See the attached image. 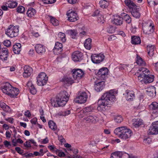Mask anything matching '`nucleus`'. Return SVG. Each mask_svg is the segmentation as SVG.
<instances>
[{"label":"nucleus","mask_w":158,"mask_h":158,"mask_svg":"<svg viewBox=\"0 0 158 158\" xmlns=\"http://www.w3.org/2000/svg\"><path fill=\"white\" fill-rule=\"evenodd\" d=\"M116 91L114 89L110 90L105 93L98 100V110L99 111L106 110V106L110 107L116 100Z\"/></svg>","instance_id":"obj_1"},{"label":"nucleus","mask_w":158,"mask_h":158,"mask_svg":"<svg viewBox=\"0 0 158 158\" xmlns=\"http://www.w3.org/2000/svg\"><path fill=\"white\" fill-rule=\"evenodd\" d=\"M137 73L139 74L138 77V81L142 84H149L154 80V75L150 74L149 70L146 68H139L137 70Z\"/></svg>","instance_id":"obj_2"},{"label":"nucleus","mask_w":158,"mask_h":158,"mask_svg":"<svg viewBox=\"0 0 158 158\" xmlns=\"http://www.w3.org/2000/svg\"><path fill=\"white\" fill-rule=\"evenodd\" d=\"M69 98L68 94L66 91H61L51 101V104L54 107L63 106L65 105Z\"/></svg>","instance_id":"obj_3"},{"label":"nucleus","mask_w":158,"mask_h":158,"mask_svg":"<svg viewBox=\"0 0 158 158\" xmlns=\"http://www.w3.org/2000/svg\"><path fill=\"white\" fill-rule=\"evenodd\" d=\"M135 1V0H125L124 2L132 15L136 18L139 19L140 16V7L136 6L134 2Z\"/></svg>","instance_id":"obj_4"},{"label":"nucleus","mask_w":158,"mask_h":158,"mask_svg":"<svg viewBox=\"0 0 158 158\" xmlns=\"http://www.w3.org/2000/svg\"><path fill=\"white\" fill-rule=\"evenodd\" d=\"M114 133L117 135L119 138L126 140L130 137L132 131L126 127H121L115 129Z\"/></svg>","instance_id":"obj_5"},{"label":"nucleus","mask_w":158,"mask_h":158,"mask_svg":"<svg viewBox=\"0 0 158 158\" xmlns=\"http://www.w3.org/2000/svg\"><path fill=\"white\" fill-rule=\"evenodd\" d=\"M2 90L3 92L11 98L16 97L19 93V89L12 86L9 83H6L2 87Z\"/></svg>","instance_id":"obj_6"},{"label":"nucleus","mask_w":158,"mask_h":158,"mask_svg":"<svg viewBox=\"0 0 158 158\" xmlns=\"http://www.w3.org/2000/svg\"><path fill=\"white\" fill-rule=\"evenodd\" d=\"M19 26L10 25L6 31V34L8 36L12 38L16 37L19 34Z\"/></svg>","instance_id":"obj_7"},{"label":"nucleus","mask_w":158,"mask_h":158,"mask_svg":"<svg viewBox=\"0 0 158 158\" xmlns=\"http://www.w3.org/2000/svg\"><path fill=\"white\" fill-rule=\"evenodd\" d=\"M91 60L93 63L98 64L103 61L105 58L104 54L100 53L93 54L91 56Z\"/></svg>","instance_id":"obj_8"},{"label":"nucleus","mask_w":158,"mask_h":158,"mask_svg":"<svg viewBox=\"0 0 158 158\" xmlns=\"http://www.w3.org/2000/svg\"><path fill=\"white\" fill-rule=\"evenodd\" d=\"M48 77L44 73H40L36 77L37 84L40 86L45 85L47 82Z\"/></svg>","instance_id":"obj_9"},{"label":"nucleus","mask_w":158,"mask_h":158,"mask_svg":"<svg viewBox=\"0 0 158 158\" xmlns=\"http://www.w3.org/2000/svg\"><path fill=\"white\" fill-rule=\"evenodd\" d=\"M142 28L144 33L146 35H150L153 33L155 29V25L152 22L147 25L143 26Z\"/></svg>","instance_id":"obj_10"},{"label":"nucleus","mask_w":158,"mask_h":158,"mask_svg":"<svg viewBox=\"0 0 158 158\" xmlns=\"http://www.w3.org/2000/svg\"><path fill=\"white\" fill-rule=\"evenodd\" d=\"M88 97V96L86 92L82 91L78 94L76 98V102L80 104L84 103L87 101Z\"/></svg>","instance_id":"obj_11"},{"label":"nucleus","mask_w":158,"mask_h":158,"mask_svg":"<svg viewBox=\"0 0 158 158\" xmlns=\"http://www.w3.org/2000/svg\"><path fill=\"white\" fill-rule=\"evenodd\" d=\"M72 76L75 79H80L82 78L84 75V72L81 69H73L72 70Z\"/></svg>","instance_id":"obj_12"},{"label":"nucleus","mask_w":158,"mask_h":158,"mask_svg":"<svg viewBox=\"0 0 158 158\" xmlns=\"http://www.w3.org/2000/svg\"><path fill=\"white\" fill-rule=\"evenodd\" d=\"M109 70L107 68L104 67L100 69L97 73V75L99 78L104 80L107 77Z\"/></svg>","instance_id":"obj_13"},{"label":"nucleus","mask_w":158,"mask_h":158,"mask_svg":"<svg viewBox=\"0 0 158 158\" xmlns=\"http://www.w3.org/2000/svg\"><path fill=\"white\" fill-rule=\"evenodd\" d=\"M9 51L6 48H1L0 50V59L3 61L7 60L8 56Z\"/></svg>","instance_id":"obj_14"},{"label":"nucleus","mask_w":158,"mask_h":158,"mask_svg":"<svg viewBox=\"0 0 158 158\" xmlns=\"http://www.w3.org/2000/svg\"><path fill=\"white\" fill-rule=\"evenodd\" d=\"M72 59L75 62H81L83 59V54L78 51L74 52L72 54Z\"/></svg>","instance_id":"obj_15"},{"label":"nucleus","mask_w":158,"mask_h":158,"mask_svg":"<svg viewBox=\"0 0 158 158\" xmlns=\"http://www.w3.org/2000/svg\"><path fill=\"white\" fill-rule=\"evenodd\" d=\"M125 98L129 101H133L135 98L134 92L132 90H127L123 94Z\"/></svg>","instance_id":"obj_16"},{"label":"nucleus","mask_w":158,"mask_h":158,"mask_svg":"<svg viewBox=\"0 0 158 158\" xmlns=\"http://www.w3.org/2000/svg\"><path fill=\"white\" fill-rule=\"evenodd\" d=\"M70 11L69 10L67 13L68 20L70 22H74L78 20L79 19L78 14L74 11Z\"/></svg>","instance_id":"obj_17"},{"label":"nucleus","mask_w":158,"mask_h":158,"mask_svg":"<svg viewBox=\"0 0 158 158\" xmlns=\"http://www.w3.org/2000/svg\"><path fill=\"white\" fill-rule=\"evenodd\" d=\"M105 86L104 81H95L94 82L95 89L98 92H100L104 89Z\"/></svg>","instance_id":"obj_18"},{"label":"nucleus","mask_w":158,"mask_h":158,"mask_svg":"<svg viewBox=\"0 0 158 158\" xmlns=\"http://www.w3.org/2000/svg\"><path fill=\"white\" fill-rule=\"evenodd\" d=\"M149 110H152V113L158 116V103L154 102L149 105Z\"/></svg>","instance_id":"obj_19"},{"label":"nucleus","mask_w":158,"mask_h":158,"mask_svg":"<svg viewBox=\"0 0 158 158\" xmlns=\"http://www.w3.org/2000/svg\"><path fill=\"white\" fill-rule=\"evenodd\" d=\"M24 72L23 73V76L25 78L29 77L33 71L32 68L28 65H25L24 67Z\"/></svg>","instance_id":"obj_20"},{"label":"nucleus","mask_w":158,"mask_h":158,"mask_svg":"<svg viewBox=\"0 0 158 158\" xmlns=\"http://www.w3.org/2000/svg\"><path fill=\"white\" fill-rule=\"evenodd\" d=\"M84 119L87 123H95L98 121L97 117L92 114L91 115L84 118Z\"/></svg>","instance_id":"obj_21"},{"label":"nucleus","mask_w":158,"mask_h":158,"mask_svg":"<svg viewBox=\"0 0 158 158\" xmlns=\"http://www.w3.org/2000/svg\"><path fill=\"white\" fill-rule=\"evenodd\" d=\"M112 23L116 25H121L123 23V18L119 15H114Z\"/></svg>","instance_id":"obj_22"},{"label":"nucleus","mask_w":158,"mask_h":158,"mask_svg":"<svg viewBox=\"0 0 158 158\" xmlns=\"http://www.w3.org/2000/svg\"><path fill=\"white\" fill-rule=\"evenodd\" d=\"M35 50L37 53L39 54H42L46 51L45 47L40 44H36L35 47Z\"/></svg>","instance_id":"obj_23"},{"label":"nucleus","mask_w":158,"mask_h":158,"mask_svg":"<svg viewBox=\"0 0 158 158\" xmlns=\"http://www.w3.org/2000/svg\"><path fill=\"white\" fill-rule=\"evenodd\" d=\"M156 88L154 86H151L146 90L147 94L151 97H153L155 96L156 95Z\"/></svg>","instance_id":"obj_24"},{"label":"nucleus","mask_w":158,"mask_h":158,"mask_svg":"<svg viewBox=\"0 0 158 158\" xmlns=\"http://www.w3.org/2000/svg\"><path fill=\"white\" fill-rule=\"evenodd\" d=\"M93 107L90 106L84 108L81 112L84 115H88V114L89 115L94 112L93 111Z\"/></svg>","instance_id":"obj_25"},{"label":"nucleus","mask_w":158,"mask_h":158,"mask_svg":"<svg viewBox=\"0 0 158 158\" xmlns=\"http://www.w3.org/2000/svg\"><path fill=\"white\" fill-rule=\"evenodd\" d=\"M148 134L150 135H155L158 134V131L157 127H156L154 122L152 123L148 130Z\"/></svg>","instance_id":"obj_26"},{"label":"nucleus","mask_w":158,"mask_h":158,"mask_svg":"<svg viewBox=\"0 0 158 158\" xmlns=\"http://www.w3.org/2000/svg\"><path fill=\"white\" fill-rule=\"evenodd\" d=\"M21 51V44L20 43H16L13 46V51L15 54H19Z\"/></svg>","instance_id":"obj_27"},{"label":"nucleus","mask_w":158,"mask_h":158,"mask_svg":"<svg viewBox=\"0 0 158 158\" xmlns=\"http://www.w3.org/2000/svg\"><path fill=\"white\" fill-rule=\"evenodd\" d=\"M141 40L139 36L133 35L131 36V42L132 44L139 45L141 43Z\"/></svg>","instance_id":"obj_28"},{"label":"nucleus","mask_w":158,"mask_h":158,"mask_svg":"<svg viewBox=\"0 0 158 158\" xmlns=\"http://www.w3.org/2000/svg\"><path fill=\"white\" fill-rule=\"evenodd\" d=\"M148 53L149 56L152 57L153 56L155 47L154 45H148L147 46Z\"/></svg>","instance_id":"obj_29"},{"label":"nucleus","mask_w":158,"mask_h":158,"mask_svg":"<svg viewBox=\"0 0 158 158\" xmlns=\"http://www.w3.org/2000/svg\"><path fill=\"white\" fill-rule=\"evenodd\" d=\"M36 13L35 9L32 7H30L27 10L26 14L28 17L32 18L35 15Z\"/></svg>","instance_id":"obj_30"},{"label":"nucleus","mask_w":158,"mask_h":158,"mask_svg":"<svg viewBox=\"0 0 158 158\" xmlns=\"http://www.w3.org/2000/svg\"><path fill=\"white\" fill-rule=\"evenodd\" d=\"M133 122V125L135 128L139 127L140 126L144 125L143 122L141 119L139 118L135 119Z\"/></svg>","instance_id":"obj_31"},{"label":"nucleus","mask_w":158,"mask_h":158,"mask_svg":"<svg viewBox=\"0 0 158 158\" xmlns=\"http://www.w3.org/2000/svg\"><path fill=\"white\" fill-rule=\"evenodd\" d=\"M92 15L93 16H97L98 17V22H102V23H104L103 20H102V19H103V18L102 16L100 14V11L98 10H95L94 12Z\"/></svg>","instance_id":"obj_32"},{"label":"nucleus","mask_w":158,"mask_h":158,"mask_svg":"<svg viewBox=\"0 0 158 158\" xmlns=\"http://www.w3.org/2000/svg\"><path fill=\"white\" fill-rule=\"evenodd\" d=\"M63 45L62 43L57 42L55 43V45L54 49V51H59V53L62 50Z\"/></svg>","instance_id":"obj_33"},{"label":"nucleus","mask_w":158,"mask_h":158,"mask_svg":"<svg viewBox=\"0 0 158 158\" xmlns=\"http://www.w3.org/2000/svg\"><path fill=\"white\" fill-rule=\"evenodd\" d=\"M123 152H122L117 151L113 152L110 158H122Z\"/></svg>","instance_id":"obj_34"},{"label":"nucleus","mask_w":158,"mask_h":158,"mask_svg":"<svg viewBox=\"0 0 158 158\" xmlns=\"http://www.w3.org/2000/svg\"><path fill=\"white\" fill-rule=\"evenodd\" d=\"M121 15L123 20L124 19L126 23L129 24L131 23V19L129 15L126 13H123L121 14Z\"/></svg>","instance_id":"obj_35"},{"label":"nucleus","mask_w":158,"mask_h":158,"mask_svg":"<svg viewBox=\"0 0 158 158\" xmlns=\"http://www.w3.org/2000/svg\"><path fill=\"white\" fill-rule=\"evenodd\" d=\"M6 4H8V7L10 8H15L17 7L18 5L16 1L14 0H9Z\"/></svg>","instance_id":"obj_36"},{"label":"nucleus","mask_w":158,"mask_h":158,"mask_svg":"<svg viewBox=\"0 0 158 158\" xmlns=\"http://www.w3.org/2000/svg\"><path fill=\"white\" fill-rule=\"evenodd\" d=\"M92 40L90 38H88L86 39L84 43V46L85 48L88 50H90L91 48V43Z\"/></svg>","instance_id":"obj_37"},{"label":"nucleus","mask_w":158,"mask_h":158,"mask_svg":"<svg viewBox=\"0 0 158 158\" xmlns=\"http://www.w3.org/2000/svg\"><path fill=\"white\" fill-rule=\"evenodd\" d=\"M100 7L102 8H106L109 6V2L105 0H101L99 2Z\"/></svg>","instance_id":"obj_38"},{"label":"nucleus","mask_w":158,"mask_h":158,"mask_svg":"<svg viewBox=\"0 0 158 158\" xmlns=\"http://www.w3.org/2000/svg\"><path fill=\"white\" fill-rule=\"evenodd\" d=\"M67 33L72 39H75L77 36L78 33L76 30H67Z\"/></svg>","instance_id":"obj_39"},{"label":"nucleus","mask_w":158,"mask_h":158,"mask_svg":"<svg viewBox=\"0 0 158 158\" xmlns=\"http://www.w3.org/2000/svg\"><path fill=\"white\" fill-rule=\"evenodd\" d=\"M0 107L2 110L6 112H9L10 110V108L6 105V103L3 102H0Z\"/></svg>","instance_id":"obj_40"},{"label":"nucleus","mask_w":158,"mask_h":158,"mask_svg":"<svg viewBox=\"0 0 158 158\" xmlns=\"http://www.w3.org/2000/svg\"><path fill=\"white\" fill-rule=\"evenodd\" d=\"M136 62L138 64L141 66H145V61H144L140 56H137Z\"/></svg>","instance_id":"obj_41"},{"label":"nucleus","mask_w":158,"mask_h":158,"mask_svg":"<svg viewBox=\"0 0 158 158\" xmlns=\"http://www.w3.org/2000/svg\"><path fill=\"white\" fill-rule=\"evenodd\" d=\"M48 124L49 127L53 131H56L57 129V127L56 123L52 121L48 122Z\"/></svg>","instance_id":"obj_42"},{"label":"nucleus","mask_w":158,"mask_h":158,"mask_svg":"<svg viewBox=\"0 0 158 158\" xmlns=\"http://www.w3.org/2000/svg\"><path fill=\"white\" fill-rule=\"evenodd\" d=\"M58 36L59 37L60 40L63 42H65L66 40V35L64 33L60 32L58 34Z\"/></svg>","instance_id":"obj_43"},{"label":"nucleus","mask_w":158,"mask_h":158,"mask_svg":"<svg viewBox=\"0 0 158 158\" xmlns=\"http://www.w3.org/2000/svg\"><path fill=\"white\" fill-rule=\"evenodd\" d=\"M63 81L65 83L72 85L74 83V81L72 78L68 77H65L63 79Z\"/></svg>","instance_id":"obj_44"},{"label":"nucleus","mask_w":158,"mask_h":158,"mask_svg":"<svg viewBox=\"0 0 158 158\" xmlns=\"http://www.w3.org/2000/svg\"><path fill=\"white\" fill-rule=\"evenodd\" d=\"M50 20L51 23L54 26H57L59 24V21L57 19L52 17V16H50Z\"/></svg>","instance_id":"obj_45"},{"label":"nucleus","mask_w":158,"mask_h":158,"mask_svg":"<svg viewBox=\"0 0 158 158\" xmlns=\"http://www.w3.org/2000/svg\"><path fill=\"white\" fill-rule=\"evenodd\" d=\"M17 12L19 13L23 14L25 12V9L22 6H18L16 8Z\"/></svg>","instance_id":"obj_46"},{"label":"nucleus","mask_w":158,"mask_h":158,"mask_svg":"<svg viewBox=\"0 0 158 158\" xmlns=\"http://www.w3.org/2000/svg\"><path fill=\"white\" fill-rule=\"evenodd\" d=\"M114 121L117 123H119L123 121V118L121 115L116 116L114 118Z\"/></svg>","instance_id":"obj_47"},{"label":"nucleus","mask_w":158,"mask_h":158,"mask_svg":"<svg viewBox=\"0 0 158 158\" xmlns=\"http://www.w3.org/2000/svg\"><path fill=\"white\" fill-rule=\"evenodd\" d=\"M29 89L31 94L35 95L36 94L37 90L34 85H32L31 88Z\"/></svg>","instance_id":"obj_48"},{"label":"nucleus","mask_w":158,"mask_h":158,"mask_svg":"<svg viewBox=\"0 0 158 158\" xmlns=\"http://www.w3.org/2000/svg\"><path fill=\"white\" fill-rule=\"evenodd\" d=\"M118 67V69L120 70H123L127 69L128 66L126 64H121Z\"/></svg>","instance_id":"obj_49"},{"label":"nucleus","mask_w":158,"mask_h":158,"mask_svg":"<svg viewBox=\"0 0 158 158\" xmlns=\"http://www.w3.org/2000/svg\"><path fill=\"white\" fill-rule=\"evenodd\" d=\"M71 111L70 110L64 111L61 112V115L63 116H66L69 115Z\"/></svg>","instance_id":"obj_50"},{"label":"nucleus","mask_w":158,"mask_h":158,"mask_svg":"<svg viewBox=\"0 0 158 158\" xmlns=\"http://www.w3.org/2000/svg\"><path fill=\"white\" fill-rule=\"evenodd\" d=\"M56 152L60 157H64L65 156V154L64 152L60 151V150L58 149L56 150Z\"/></svg>","instance_id":"obj_51"},{"label":"nucleus","mask_w":158,"mask_h":158,"mask_svg":"<svg viewBox=\"0 0 158 158\" xmlns=\"http://www.w3.org/2000/svg\"><path fill=\"white\" fill-rule=\"evenodd\" d=\"M3 44L6 47H10L11 45V41L9 40H7L4 41L3 42Z\"/></svg>","instance_id":"obj_52"},{"label":"nucleus","mask_w":158,"mask_h":158,"mask_svg":"<svg viewBox=\"0 0 158 158\" xmlns=\"http://www.w3.org/2000/svg\"><path fill=\"white\" fill-rule=\"evenodd\" d=\"M56 2V0H45L44 4H51L54 3Z\"/></svg>","instance_id":"obj_53"},{"label":"nucleus","mask_w":158,"mask_h":158,"mask_svg":"<svg viewBox=\"0 0 158 158\" xmlns=\"http://www.w3.org/2000/svg\"><path fill=\"white\" fill-rule=\"evenodd\" d=\"M33 155H35V156H42V154H40L39 152L37 151L34 152H33V154L32 153H29L28 155H31L32 156Z\"/></svg>","instance_id":"obj_54"},{"label":"nucleus","mask_w":158,"mask_h":158,"mask_svg":"<svg viewBox=\"0 0 158 158\" xmlns=\"http://www.w3.org/2000/svg\"><path fill=\"white\" fill-rule=\"evenodd\" d=\"M23 145L24 146L27 148L30 147L31 146L30 142L29 141H26V142L24 143Z\"/></svg>","instance_id":"obj_55"},{"label":"nucleus","mask_w":158,"mask_h":158,"mask_svg":"<svg viewBox=\"0 0 158 158\" xmlns=\"http://www.w3.org/2000/svg\"><path fill=\"white\" fill-rule=\"evenodd\" d=\"M37 119L36 118H34L31 120L30 122L32 124L35 125L36 124Z\"/></svg>","instance_id":"obj_56"},{"label":"nucleus","mask_w":158,"mask_h":158,"mask_svg":"<svg viewBox=\"0 0 158 158\" xmlns=\"http://www.w3.org/2000/svg\"><path fill=\"white\" fill-rule=\"evenodd\" d=\"M25 115L26 117H30L31 116V114L29 110H27L25 112Z\"/></svg>","instance_id":"obj_57"},{"label":"nucleus","mask_w":158,"mask_h":158,"mask_svg":"<svg viewBox=\"0 0 158 158\" xmlns=\"http://www.w3.org/2000/svg\"><path fill=\"white\" fill-rule=\"evenodd\" d=\"M48 148L51 151L54 150L56 152V150H57L54 146L52 145L48 146Z\"/></svg>","instance_id":"obj_58"},{"label":"nucleus","mask_w":158,"mask_h":158,"mask_svg":"<svg viewBox=\"0 0 158 158\" xmlns=\"http://www.w3.org/2000/svg\"><path fill=\"white\" fill-rule=\"evenodd\" d=\"M33 85L32 84L31 81H28L27 84V85L29 89L32 87Z\"/></svg>","instance_id":"obj_59"},{"label":"nucleus","mask_w":158,"mask_h":158,"mask_svg":"<svg viewBox=\"0 0 158 158\" xmlns=\"http://www.w3.org/2000/svg\"><path fill=\"white\" fill-rule=\"evenodd\" d=\"M116 37L114 35H111L108 38V40L111 41L114 40L116 39Z\"/></svg>","instance_id":"obj_60"},{"label":"nucleus","mask_w":158,"mask_h":158,"mask_svg":"<svg viewBox=\"0 0 158 158\" xmlns=\"http://www.w3.org/2000/svg\"><path fill=\"white\" fill-rule=\"evenodd\" d=\"M11 134L9 131H6V136L7 138H10L11 137Z\"/></svg>","instance_id":"obj_61"},{"label":"nucleus","mask_w":158,"mask_h":158,"mask_svg":"<svg viewBox=\"0 0 158 158\" xmlns=\"http://www.w3.org/2000/svg\"><path fill=\"white\" fill-rule=\"evenodd\" d=\"M48 142V140L47 137L42 140V143L43 144H47Z\"/></svg>","instance_id":"obj_62"},{"label":"nucleus","mask_w":158,"mask_h":158,"mask_svg":"<svg viewBox=\"0 0 158 158\" xmlns=\"http://www.w3.org/2000/svg\"><path fill=\"white\" fill-rule=\"evenodd\" d=\"M4 144L6 147H9L11 146L10 142L7 140L4 141Z\"/></svg>","instance_id":"obj_63"},{"label":"nucleus","mask_w":158,"mask_h":158,"mask_svg":"<svg viewBox=\"0 0 158 158\" xmlns=\"http://www.w3.org/2000/svg\"><path fill=\"white\" fill-rule=\"evenodd\" d=\"M71 150H72V152H73V154H76L78 153V150L77 149L72 148V149H71Z\"/></svg>","instance_id":"obj_64"}]
</instances>
